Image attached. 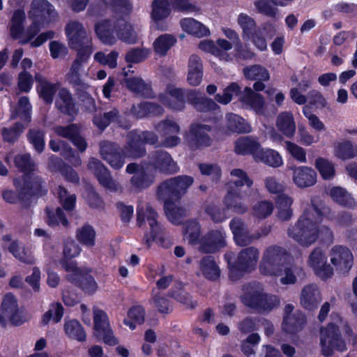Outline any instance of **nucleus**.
<instances>
[{"mask_svg": "<svg viewBox=\"0 0 357 357\" xmlns=\"http://www.w3.org/2000/svg\"><path fill=\"white\" fill-rule=\"evenodd\" d=\"M326 210L321 205H317V198H312L311 204L304 209L297 222L289 228V237L301 243H333L332 231L326 227L319 226Z\"/></svg>", "mask_w": 357, "mask_h": 357, "instance_id": "obj_1", "label": "nucleus"}, {"mask_svg": "<svg viewBox=\"0 0 357 357\" xmlns=\"http://www.w3.org/2000/svg\"><path fill=\"white\" fill-rule=\"evenodd\" d=\"M115 10L123 13L121 20L100 21L95 25V32L98 39L105 45H113L117 39L125 43H135L137 36L132 26L126 22V17L132 10L129 0H111Z\"/></svg>", "mask_w": 357, "mask_h": 357, "instance_id": "obj_2", "label": "nucleus"}, {"mask_svg": "<svg viewBox=\"0 0 357 357\" xmlns=\"http://www.w3.org/2000/svg\"><path fill=\"white\" fill-rule=\"evenodd\" d=\"M151 165L139 167L135 163H130L126 167V172L133 174L130 178V190L139 192L150 187L154 182L153 170L169 174L176 173L178 167L171 156L165 151H160L155 153L151 158Z\"/></svg>", "mask_w": 357, "mask_h": 357, "instance_id": "obj_3", "label": "nucleus"}, {"mask_svg": "<svg viewBox=\"0 0 357 357\" xmlns=\"http://www.w3.org/2000/svg\"><path fill=\"white\" fill-rule=\"evenodd\" d=\"M185 98L197 110L201 112L215 110L218 108L213 100L205 97L197 90L185 91L169 85L159 96L161 103L173 110L182 109L184 107Z\"/></svg>", "mask_w": 357, "mask_h": 357, "instance_id": "obj_4", "label": "nucleus"}, {"mask_svg": "<svg viewBox=\"0 0 357 357\" xmlns=\"http://www.w3.org/2000/svg\"><path fill=\"white\" fill-rule=\"evenodd\" d=\"M137 225L139 227L149 226V231H146L144 238L148 244H172V237L159 225L157 221L158 215L152 207L148 204H139L137 207Z\"/></svg>", "mask_w": 357, "mask_h": 357, "instance_id": "obj_5", "label": "nucleus"}, {"mask_svg": "<svg viewBox=\"0 0 357 357\" xmlns=\"http://www.w3.org/2000/svg\"><path fill=\"white\" fill-rule=\"evenodd\" d=\"M25 21V13L23 10H16L11 19L10 24V36L14 39H17L22 44L30 43L31 47H39L48 39L54 38L55 33L52 31L42 33L35 40L33 38L39 32V29L36 28V23L30 26L25 31L24 30V22Z\"/></svg>", "mask_w": 357, "mask_h": 357, "instance_id": "obj_6", "label": "nucleus"}, {"mask_svg": "<svg viewBox=\"0 0 357 357\" xmlns=\"http://www.w3.org/2000/svg\"><path fill=\"white\" fill-rule=\"evenodd\" d=\"M259 251L255 247H248L242 250L238 255L231 252L225 254L227 263L229 277L231 280L241 279L245 273L253 271L259 259Z\"/></svg>", "mask_w": 357, "mask_h": 357, "instance_id": "obj_7", "label": "nucleus"}, {"mask_svg": "<svg viewBox=\"0 0 357 357\" xmlns=\"http://www.w3.org/2000/svg\"><path fill=\"white\" fill-rule=\"evenodd\" d=\"M240 298L244 305L259 313L270 312L280 304L278 296L266 293L259 286L252 287Z\"/></svg>", "mask_w": 357, "mask_h": 357, "instance_id": "obj_8", "label": "nucleus"}, {"mask_svg": "<svg viewBox=\"0 0 357 357\" xmlns=\"http://www.w3.org/2000/svg\"><path fill=\"white\" fill-rule=\"evenodd\" d=\"M183 240L190 245L202 243V245H223L226 243L225 233L221 230L211 231L200 238V225L195 220L186 222Z\"/></svg>", "mask_w": 357, "mask_h": 357, "instance_id": "obj_9", "label": "nucleus"}, {"mask_svg": "<svg viewBox=\"0 0 357 357\" xmlns=\"http://www.w3.org/2000/svg\"><path fill=\"white\" fill-rule=\"evenodd\" d=\"M293 261L291 255L283 247H268L263 255L260 271L263 274H277L281 267Z\"/></svg>", "mask_w": 357, "mask_h": 357, "instance_id": "obj_10", "label": "nucleus"}, {"mask_svg": "<svg viewBox=\"0 0 357 357\" xmlns=\"http://www.w3.org/2000/svg\"><path fill=\"white\" fill-rule=\"evenodd\" d=\"M194 178L190 176H178L163 181L158 188L157 196L159 199H178L185 195L192 185Z\"/></svg>", "mask_w": 357, "mask_h": 357, "instance_id": "obj_11", "label": "nucleus"}, {"mask_svg": "<svg viewBox=\"0 0 357 357\" xmlns=\"http://www.w3.org/2000/svg\"><path fill=\"white\" fill-rule=\"evenodd\" d=\"M320 345L322 354L326 357L332 356L334 351H344L347 349L339 326L332 322L320 328Z\"/></svg>", "mask_w": 357, "mask_h": 357, "instance_id": "obj_12", "label": "nucleus"}, {"mask_svg": "<svg viewBox=\"0 0 357 357\" xmlns=\"http://www.w3.org/2000/svg\"><path fill=\"white\" fill-rule=\"evenodd\" d=\"M92 51L93 50L88 47L79 50L75 59L65 76L66 81L73 85L77 90L86 89L88 87L87 84L84 83L82 79V73L84 66L88 62Z\"/></svg>", "mask_w": 357, "mask_h": 357, "instance_id": "obj_13", "label": "nucleus"}, {"mask_svg": "<svg viewBox=\"0 0 357 357\" xmlns=\"http://www.w3.org/2000/svg\"><path fill=\"white\" fill-rule=\"evenodd\" d=\"M128 145L123 155L127 158H139L144 154V143L154 144L158 141L155 134L152 132L133 131L128 135Z\"/></svg>", "mask_w": 357, "mask_h": 357, "instance_id": "obj_14", "label": "nucleus"}, {"mask_svg": "<svg viewBox=\"0 0 357 357\" xmlns=\"http://www.w3.org/2000/svg\"><path fill=\"white\" fill-rule=\"evenodd\" d=\"M174 0H153L151 3V29L157 31H165L170 26L168 21Z\"/></svg>", "mask_w": 357, "mask_h": 357, "instance_id": "obj_15", "label": "nucleus"}, {"mask_svg": "<svg viewBox=\"0 0 357 357\" xmlns=\"http://www.w3.org/2000/svg\"><path fill=\"white\" fill-rule=\"evenodd\" d=\"M63 268L71 273L66 275V279L70 282L79 287L85 293L93 294L98 289V284L94 278L87 273H82L77 267L75 262H63Z\"/></svg>", "mask_w": 357, "mask_h": 357, "instance_id": "obj_16", "label": "nucleus"}, {"mask_svg": "<svg viewBox=\"0 0 357 357\" xmlns=\"http://www.w3.org/2000/svg\"><path fill=\"white\" fill-rule=\"evenodd\" d=\"M56 16L54 8L47 0H33L31 4L29 17L36 23L39 31L48 24Z\"/></svg>", "mask_w": 357, "mask_h": 357, "instance_id": "obj_17", "label": "nucleus"}, {"mask_svg": "<svg viewBox=\"0 0 357 357\" xmlns=\"http://www.w3.org/2000/svg\"><path fill=\"white\" fill-rule=\"evenodd\" d=\"M65 33L68 45L72 49H78L84 45V48L91 47V38L87 36L82 24L76 20L70 21L66 26Z\"/></svg>", "mask_w": 357, "mask_h": 357, "instance_id": "obj_18", "label": "nucleus"}, {"mask_svg": "<svg viewBox=\"0 0 357 357\" xmlns=\"http://www.w3.org/2000/svg\"><path fill=\"white\" fill-rule=\"evenodd\" d=\"M308 264L315 274L323 280L333 275V268L327 263V255L321 247H317L309 256Z\"/></svg>", "mask_w": 357, "mask_h": 357, "instance_id": "obj_19", "label": "nucleus"}, {"mask_svg": "<svg viewBox=\"0 0 357 357\" xmlns=\"http://www.w3.org/2000/svg\"><path fill=\"white\" fill-rule=\"evenodd\" d=\"M93 321L97 335L101 337L105 343L109 345L117 344V340L113 335L109 326L107 315L103 310L93 307Z\"/></svg>", "mask_w": 357, "mask_h": 357, "instance_id": "obj_20", "label": "nucleus"}, {"mask_svg": "<svg viewBox=\"0 0 357 357\" xmlns=\"http://www.w3.org/2000/svg\"><path fill=\"white\" fill-rule=\"evenodd\" d=\"M155 130L162 137V144L165 147L178 145L181 139L176 135L180 131V126L172 119H166L155 126Z\"/></svg>", "mask_w": 357, "mask_h": 357, "instance_id": "obj_21", "label": "nucleus"}, {"mask_svg": "<svg viewBox=\"0 0 357 357\" xmlns=\"http://www.w3.org/2000/svg\"><path fill=\"white\" fill-rule=\"evenodd\" d=\"M240 101L245 108L253 110L257 114L266 115V102L264 98L250 87L244 89L241 94Z\"/></svg>", "mask_w": 357, "mask_h": 357, "instance_id": "obj_22", "label": "nucleus"}, {"mask_svg": "<svg viewBox=\"0 0 357 357\" xmlns=\"http://www.w3.org/2000/svg\"><path fill=\"white\" fill-rule=\"evenodd\" d=\"M211 129V127L208 125L192 124L190 130V146L192 149H201L211 146L212 139L208 135Z\"/></svg>", "mask_w": 357, "mask_h": 357, "instance_id": "obj_23", "label": "nucleus"}, {"mask_svg": "<svg viewBox=\"0 0 357 357\" xmlns=\"http://www.w3.org/2000/svg\"><path fill=\"white\" fill-rule=\"evenodd\" d=\"M88 167L104 188L112 192H116L120 189L119 184L112 179L108 169L98 160L91 158Z\"/></svg>", "mask_w": 357, "mask_h": 357, "instance_id": "obj_24", "label": "nucleus"}, {"mask_svg": "<svg viewBox=\"0 0 357 357\" xmlns=\"http://www.w3.org/2000/svg\"><path fill=\"white\" fill-rule=\"evenodd\" d=\"M322 300L320 289L317 284L312 283L305 285L300 294L301 305L307 310L317 308Z\"/></svg>", "mask_w": 357, "mask_h": 357, "instance_id": "obj_25", "label": "nucleus"}, {"mask_svg": "<svg viewBox=\"0 0 357 357\" xmlns=\"http://www.w3.org/2000/svg\"><path fill=\"white\" fill-rule=\"evenodd\" d=\"M331 263L342 273H347L353 266V255L347 247H333Z\"/></svg>", "mask_w": 357, "mask_h": 357, "instance_id": "obj_26", "label": "nucleus"}, {"mask_svg": "<svg viewBox=\"0 0 357 357\" xmlns=\"http://www.w3.org/2000/svg\"><path fill=\"white\" fill-rule=\"evenodd\" d=\"M119 147L116 144L107 142H102L100 144V153L112 168L120 169L123 167L125 161L123 155L120 154Z\"/></svg>", "mask_w": 357, "mask_h": 357, "instance_id": "obj_27", "label": "nucleus"}, {"mask_svg": "<svg viewBox=\"0 0 357 357\" xmlns=\"http://www.w3.org/2000/svg\"><path fill=\"white\" fill-rule=\"evenodd\" d=\"M293 171L292 180L294 183L299 188L312 186L317 181V173L311 167L299 166L291 167Z\"/></svg>", "mask_w": 357, "mask_h": 357, "instance_id": "obj_28", "label": "nucleus"}, {"mask_svg": "<svg viewBox=\"0 0 357 357\" xmlns=\"http://www.w3.org/2000/svg\"><path fill=\"white\" fill-rule=\"evenodd\" d=\"M54 130L57 135L70 139L79 151L83 152L86 150L87 144L85 139L79 136V130L77 125L56 126Z\"/></svg>", "mask_w": 357, "mask_h": 357, "instance_id": "obj_29", "label": "nucleus"}, {"mask_svg": "<svg viewBox=\"0 0 357 357\" xmlns=\"http://www.w3.org/2000/svg\"><path fill=\"white\" fill-rule=\"evenodd\" d=\"M269 275L279 276L281 284H294L297 279H303L305 278V273L301 266L294 265H285L280 268V273L277 274H270Z\"/></svg>", "mask_w": 357, "mask_h": 357, "instance_id": "obj_30", "label": "nucleus"}, {"mask_svg": "<svg viewBox=\"0 0 357 357\" xmlns=\"http://www.w3.org/2000/svg\"><path fill=\"white\" fill-rule=\"evenodd\" d=\"M223 203L227 210L231 209L236 213L243 214L248 211V206L243 202V195L238 190H227Z\"/></svg>", "mask_w": 357, "mask_h": 357, "instance_id": "obj_31", "label": "nucleus"}, {"mask_svg": "<svg viewBox=\"0 0 357 357\" xmlns=\"http://www.w3.org/2000/svg\"><path fill=\"white\" fill-rule=\"evenodd\" d=\"M306 318L303 312L296 310L291 316H283L282 329L289 334H296L303 330Z\"/></svg>", "mask_w": 357, "mask_h": 357, "instance_id": "obj_32", "label": "nucleus"}, {"mask_svg": "<svg viewBox=\"0 0 357 357\" xmlns=\"http://www.w3.org/2000/svg\"><path fill=\"white\" fill-rule=\"evenodd\" d=\"M180 25L183 31L197 38H204L211 35L209 29L194 18H183L180 21Z\"/></svg>", "mask_w": 357, "mask_h": 357, "instance_id": "obj_33", "label": "nucleus"}, {"mask_svg": "<svg viewBox=\"0 0 357 357\" xmlns=\"http://www.w3.org/2000/svg\"><path fill=\"white\" fill-rule=\"evenodd\" d=\"M255 161L274 168L280 167L284 163L282 156L278 151L272 149H263L261 146L255 155Z\"/></svg>", "mask_w": 357, "mask_h": 357, "instance_id": "obj_34", "label": "nucleus"}, {"mask_svg": "<svg viewBox=\"0 0 357 357\" xmlns=\"http://www.w3.org/2000/svg\"><path fill=\"white\" fill-rule=\"evenodd\" d=\"M187 81L192 86L199 85L203 77L202 60L197 55H191L188 61Z\"/></svg>", "mask_w": 357, "mask_h": 357, "instance_id": "obj_35", "label": "nucleus"}, {"mask_svg": "<svg viewBox=\"0 0 357 357\" xmlns=\"http://www.w3.org/2000/svg\"><path fill=\"white\" fill-rule=\"evenodd\" d=\"M199 269L204 278L217 281L220 278L221 270L213 256L204 257L199 261Z\"/></svg>", "mask_w": 357, "mask_h": 357, "instance_id": "obj_36", "label": "nucleus"}, {"mask_svg": "<svg viewBox=\"0 0 357 357\" xmlns=\"http://www.w3.org/2000/svg\"><path fill=\"white\" fill-rule=\"evenodd\" d=\"M261 145L257 139L251 137H242L238 139L235 143L234 151L241 155L250 154L255 160V155L258 153Z\"/></svg>", "mask_w": 357, "mask_h": 357, "instance_id": "obj_37", "label": "nucleus"}, {"mask_svg": "<svg viewBox=\"0 0 357 357\" xmlns=\"http://www.w3.org/2000/svg\"><path fill=\"white\" fill-rule=\"evenodd\" d=\"M35 79L38 83L37 85L38 93L46 103H52L53 97L58 89L59 84H53L43 78L40 74H36Z\"/></svg>", "mask_w": 357, "mask_h": 357, "instance_id": "obj_38", "label": "nucleus"}, {"mask_svg": "<svg viewBox=\"0 0 357 357\" xmlns=\"http://www.w3.org/2000/svg\"><path fill=\"white\" fill-rule=\"evenodd\" d=\"M55 103L56 107L64 114L72 116L77 114V109L73 102L71 94L65 88H62L59 91Z\"/></svg>", "mask_w": 357, "mask_h": 357, "instance_id": "obj_39", "label": "nucleus"}, {"mask_svg": "<svg viewBox=\"0 0 357 357\" xmlns=\"http://www.w3.org/2000/svg\"><path fill=\"white\" fill-rule=\"evenodd\" d=\"M333 154L342 160L354 158L357 156V146L350 140L337 142L333 144Z\"/></svg>", "mask_w": 357, "mask_h": 357, "instance_id": "obj_40", "label": "nucleus"}, {"mask_svg": "<svg viewBox=\"0 0 357 357\" xmlns=\"http://www.w3.org/2000/svg\"><path fill=\"white\" fill-rule=\"evenodd\" d=\"M131 114L136 118H144L149 116H158L163 113V109L153 102H144L133 105Z\"/></svg>", "mask_w": 357, "mask_h": 357, "instance_id": "obj_41", "label": "nucleus"}, {"mask_svg": "<svg viewBox=\"0 0 357 357\" xmlns=\"http://www.w3.org/2000/svg\"><path fill=\"white\" fill-rule=\"evenodd\" d=\"M278 129L286 137H292L296 131V124L291 113L282 112L276 119Z\"/></svg>", "mask_w": 357, "mask_h": 357, "instance_id": "obj_42", "label": "nucleus"}, {"mask_svg": "<svg viewBox=\"0 0 357 357\" xmlns=\"http://www.w3.org/2000/svg\"><path fill=\"white\" fill-rule=\"evenodd\" d=\"M169 296L187 308L194 309L197 305V302L193 301L192 296L184 289L181 282L175 284L174 287L169 292Z\"/></svg>", "mask_w": 357, "mask_h": 357, "instance_id": "obj_43", "label": "nucleus"}, {"mask_svg": "<svg viewBox=\"0 0 357 357\" xmlns=\"http://www.w3.org/2000/svg\"><path fill=\"white\" fill-rule=\"evenodd\" d=\"M176 43V38L172 34L163 33L155 38L153 48L156 54L163 56Z\"/></svg>", "mask_w": 357, "mask_h": 357, "instance_id": "obj_44", "label": "nucleus"}, {"mask_svg": "<svg viewBox=\"0 0 357 357\" xmlns=\"http://www.w3.org/2000/svg\"><path fill=\"white\" fill-rule=\"evenodd\" d=\"M23 183L22 185L20 180L15 181L17 188H20L22 192L30 195L36 194L41 185L40 179L33 173L26 174L23 178Z\"/></svg>", "mask_w": 357, "mask_h": 357, "instance_id": "obj_45", "label": "nucleus"}, {"mask_svg": "<svg viewBox=\"0 0 357 357\" xmlns=\"http://www.w3.org/2000/svg\"><path fill=\"white\" fill-rule=\"evenodd\" d=\"M227 129L233 132L243 133L252 131L251 126L241 116L230 113L226 116Z\"/></svg>", "mask_w": 357, "mask_h": 357, "instance_id": "obj_46", "label": "nucleus"}, {"mask_svg": "<svg viewBox=\"0 0 357 357\" xmlns=\"http://www.w3.org/2000/svg\"><path fill=\"white\" fill-rule=\"evenodd\" d=\"M252 183V181L249 178L245 171L241 169H233L230 172L229 181L227 184V190L234 189V187L239 188L244 185L250 188Z\"/></svg>", "mask_w": 357, "mask_h": 357, "instance_id": "obj_47", "label": "nucleus"}, {"mask_svg": "<svg viewBox=\"0 0 357 357\" xmlns=\"http://www.w3.org/2000/svg\"><path fill=\"white\" fill-rule=\"evenodd\" d=\"M50 146L53 151H61L62 155L65 157L74 167L81 165L82 161L79 155H76L70 147H65L61 140L55 141L51 139L50 141Z\"/></svg>", "mask_w": 357, "mask_h": 357, "instance_id": "obj_48", "label": "nucleus"}, {"mask_svg": "<svg viewBox=\"0 0 357 357\" xmlns=\"http://www.w3.org/2000/svg\"><path fill=\"white\" fill-rule=\"evenodd\" d=\"M173 199L162 200L164 202V208L166 215L169 220L174 225H179L182 222L183 218L186 215V211L177 206Z\"/></svg>", "mask_w": 357, "mask_h": 357, "instance_id": "obj_49", "label": "nucleus"}, {"mask_svg": "<svg viewBox=\"0 0 357 357\" xmlns=\"http://www.w3.org/2000/svg\"><path fill=\"white\" fill-rule=\"evenodd\" d=\"M293 202V198L287 195L282 194L278 196L276 201V207L280 219L288 220L291 218L293 212L291 206Z\"/></svg>", "mask_w": 357, "mask_h": 357, "instance_id": "obj_50", "label": "nucleus"}, {"mask_svg": "<svg viewBox=\"0 0 357 357\" xmlns=\"http://www.w3.org/2000/svg\"><path fill=\"white\" fill-rule=\"evenodd\" d=\"M64 331L66 334L70 338L79 342H83L86 340V333L83 327L80 323L75 319L66 321Z\"/></svg>", "mask_w": 357, "mask_h": 357, "instance_id": "obj_51", "label": "nucleus"}, {"mask_svg": "<svg viewBox=\"0 0 357 357\" xmlns=\"http://www.w3.org/2000/svg\"><path fill=\"white\" fill-rule=\"evenodd\" d=\"M128 319L123 320L125 325L128 326L131 330L135 328V324H142L144 321L145 310L140 305L133 306L128 312Z\"/></svg>", "mask_w": 357, "mask_h": 357, "instance_id": "obj_52", "label": "nucleus"}, {"mask_svg": "<svg viewBox=\"0 0 357 357\" xmlns=\"http://www.w3.org/2000/svg\"><path fill=\"white\" fill-rule=\"evenodd\" d=\"M237 24L242 29L243 38L244 40L250 39L256 27L255 20L250 15L241 13L238 15Z\"/></svg>", "mask_w": 357, "mask_h": 357, "instance_id": "obj_53", "label": "nucleus"}, {"mask_svg": "<svg viewBox=\"0 0 357 357\" xmlns=\"http://www.w3.org/2000/svg\"><path fill=\"white\" fill-rule=\"evenodd\" d=\"M243 74L250 80L268 81L270 78L268 70L260 65L245 67L243 69Z\"/></svg>", "mask_w": 357, "mask_h": 357, "instance_id": "obj_54", "label": "nucleus"}, {"mask_svg": "<svg viewBox=\"0 0 357 357\" xmlns=\"http://www.w3.org/2000/svg\"><path fill=\"white\" fill-rule=\"evenodd\" d=\"M31 105L27 97H22L18 101L17 107L13 112V118L19 117L24 123H28L31 121Z\"/></svg>", "mask_w": 357, "mask_h": 357, "instance_id": "obj_55", "label": "nucleus"}, {"mask_svg": "<svg viewBox=\"0 0 357 357\" xmlns=\"http://www.w3.org/2000/svg\"><path fill=\"white\" fill-rule=\"evenodd\" d=\"M124 82L126 87L137 95H149V87L141 78L137 77L126 78Z\"/></svg>", "mask_w": 357, "mask_h": 357, "instance_id": "obj_56", "label": "nucleus"}, {"mask_svg": "<svg viewBox=\"0 0 357 357\" xmlns=\"http://www.w3.org/2000/svg\"><path fill=\"white\" fill-rule=\"evenodd\" d=\"M198 47L200 50L209 53L221 60H228V54L222 52V51L216 45V43L212 40L205 39L201 40L198 45Z\"/></svg>", "mask_w": 357, "mask_h": 357, "instance_id": "obj_57", "label": "nucleus"}, {"mask_svg": "<svg viewBox=\"0 0 357 357\" xmlns=\"http://www.w3.org/2000/svg\"><path fill=\"white\" fill-rule=\"evenodd\" d=\"M151 302L158 312L161 314H169L172 311L169 301L159 294L156 289L152 290Z\"/></svg>", "mask_w": 357, "mask_h": 357, "instance_id": "obj_58", "label": "nucleus"}, {"mask_svg": "<svg viewBox=\"0 0 357 357\" xmlns=\"http://www.w3.org/2000/svg\"><path fill=\"white\" fill-rule=\"evenodd\" d=\"M96 232L93 228L85 225L76 231V238L77 241L86 245H92L95 243Z\"/></svg>", "mask_w": 357, "mask_h": 357, "instance_id": "obj_59", "label": "nucleus"}, {"mask_svg": "<svg viewBox=\"0 0 357 357\" xmlns=\"http://www.w3.org/2000/svg\"><path fill=\"white\" fill-rule=\"evenodd\" d=\"M229 226L235 239L244 242L247 241L248 238V228L245 222L241 218H235L232 219Z\"/></svg>", "mask_w": 357, "mask_h": 357, "instance_id": "obj_60", "label": "nucleus"}, {"mask_svg": "<svg viewBox=\"0 0 357 357\" xmlns=\"http://www.w3.org/2000/svg\"><path fill=\"white\" fill-rule=\"evenodd\" d=\"M315 167L324 179H331L335 176V167L332 162L324 158H319L315 161Z\"/></svg>", "mask_w": 357, "mask_h": 357, "instance_id": "obj_61", "label": "nucleus"}, {"mask_svg": "<svg viewBox=\"0 0 357 357\" xmlns=\"http://www.w3.org/2000/svg\"><path fill=\"white\" fill-rule=\"evenodd\" d=\"M118 57L119 52L114 50L108 54L103 52H98L93 56L96 61L110 68H115L117 66Z\"/></svg>", "mask_w": 357, "mask_h": 357, "instance_id": "obj_62", "label": "nucleus"}, {"mask_svg": "<svg viewBox=\"0 0 357 357\" xmlns=\"http://www.w3.org/2000/svg\"><path fill=\"white\" fill-rule=\"evenodd\" d=\"M63 315V307L59 303H52L48 311H47L42 317V323L47 325L50 319L54 322L58 323L61 321Z\"/></svg>", "mask_w": 357, "mask_h": 357, "instance_id": "obj_63", "label": "nucleus"}, {"mask_svg": "<svg viewBox=\"0 0 357 357\" xmlns=\"http://www.w3.org/2000/svg\"><path fill=\"white\" fill-rule=\"evenodd\" d=\"M273 210V204L271 202L261 201L253 205L252 208V215L259 219H264L269 216Z\"/></svg>", "mask_w": 357, "mask_h": 357, "instance_id": "obj_64", "label": "nucleus"}]
</instances>
